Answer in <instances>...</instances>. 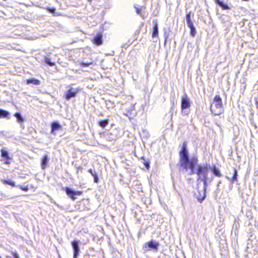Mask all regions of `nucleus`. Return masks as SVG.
Instances as JSON below:
<instances>
[{"label":"nucleus","mask_w":258,"mask_h":258,"mask_svg":"<svg viewBox=\"0 0 258 258\" xmlns=\"http://www.w3.org/2000/svg\"><path fill=\"white\" fill-rule=\"evenodd\" d=\"M198 161L196 155L189 156L186 144L184 142L179 153V161L177 164L179 172L187 175L194 174L198 164Z\"/></svg>","instance_id":"f257e3e1"},{"label":"nucleus","mask_w":258,"mask_h":258,"mask_svg":"<svg viewBox=\"0 0 258 258\" xmlns=\"http://www.w3.org/2000/svg\"><path fill=\"white\" fill-rule=\"evenodd\" d=\"M211 111L215 115H218L224 112L222 99L219 95H216L210 107Z\"/></svg>","instance_id":"f03ea898"},{"label":"nucleus","mask_w":258,"mask_h":258,"mask_svg":"<svg viewBox=\"0 0 258 258\" xmlns=\"http://www.w3.org/2000/svg\"><path fill=\"white\" fill-rule=\"evenodd\" d=\"M211 169V166L207 164H198L195 169V173L199 176V179L209 177L208 176L209 170Z\"/></svg>","instance_id":"7ed1b4c3"},{"label":"nucleus","mask_w":258,"mask_h":258,"mask_svg":"<svg viewBox=\"0 0 258 258\" xmlns=\"http://www.w3.org/2000/svg\"><path fill=\"white\" fill-rule=\"evenodd\" d=\"M200 180L203 181L204 182V187L203 189L202 190L203 196L202 197H199L197 195H196L197 196V199H198V201L201 203L206 198V190L207 187L208 186V183L212 181L213 177L212 176L211 177L204 178L200 179Z\"/></svg>","instance_id":"20e7f679"},{"label":"nucleus","mask_w":258,"mask_h":258,"mask_svg":"<svg viewBox=\"0 0 258 258\" xmlns=\"http://www.w3.org/2000/svg\"><path fill=\"white\" fill-rule=\"evenodd\" d=\"M190 106V99L186 94H185L181 99V108L182 109V113L183 115L188 114V112L185 109L189 108Z\"/></svg>","instance_id":"39448f33"},{"label":"nucleus","mask_w":258,"mask_h":258,"mask_svg":"<svg viewBox=\"0 0 258 258\" xmlns=\"http://www.w3.org/2000/svg\"><path fill=\"white\" fill-rule=\"evenodd\" d=\"M69 87V89L67 90L64 94L65 98L67 100H69L71 98L75 97L77 94L80 91L78 88H74L71 86Z\"/></svg>","instance_id":"423d86ee"},{"label":"nucleus","mask_w":258,"mask_h":258,"mask_svg":"<svg viewBox=\"0 0 258 258\" xmlns=\"http://www.w3.org/2000/svg\"><path fill=\"white\" fill-rule=\"evenodd\" d=\"M159 244L156 241L151 240L146 242L143 246V249L145 251H149L150 249L157 250L158 248Z\"/></svg>","instance_id":"0eeeda50"},{"label":"nucleus","mask_w":258,"mask_h":258,"mask_svg":"<svg viewBox=\"0 0 258 258\" xmlns=\"http://www.w3.org/2000/svg\"><path fill=\"white\" fill-rule=\"evenodd\" d=\"M65 191L68 197H69L72 200L75 201L76 198L75 196H80L82 194V191H75L73 189L66 187L65 188Z\"/></svg>","instance_id":"6e6552de"},{"label":"nucleus","mask_w":258,"mask_h":258,"mask_svg":"<svg viewBox=\"0 0 258 258\" xmlns=\"http://www.w3.org/2000/svg\"><path fill=\"white\" fill-rule=\"evenodd\" d=\"M79 240H74L72 242V246L73 249V258H77L80 252Z\"/></svg>","instance_id":"1a4fd4ad"},{"label":"nucleus","mask_w":258,"mask_h":258,"mask_svg":"<svg viewBox=\"0 0 258 258\" xmlns=\"http://www.w3.org/2000/svg\"><path fill=\"white\" fill-rule=\"evenodd\" d=\"M51 133L53 135L55 134V132L56 131H58L59 130L61 129V125L57 121L53 122L51 123Z\"/></svg>","instance_id":"9d476101"},{"label":"nucleus","mask_w":258,"mask_h":258,"mask_svg":"<svg viewBox=\"0 0 258 258\" xmlns=\"http://www.w3.org/2000/svg\"><path fill=\"white\" fill-rule=\"evenodd\" d=\"M49 160V159L47 155H45L43 157V158L41 160V168L43 169H44L46 167L47 164L48 163Z\"/></svg>","instance_id":"9b49d317"},{"label":"nucleus","mask_w":258,"mask_h":258,"mask_svg":"<svg viewBox=\"0 0 258 258\" xmlns=\"http://www.w3.org/2000/svg\"><path fill=\"white\" fill-rule=\"evenodd\" d=\"M93 42L97 45H101L102 43V35L98 34L94 38Z\"/></svg>","instance_id":"f8f14e48"},{"label":"nucleus","mask_w":258,"mask_h":258,"mask_svg":"<svg viewBox=\"0 0 258 258\" xmlns=\"http://www.w3.org/2000/svg\"><path fill=\"white\" fill-rule=\"evenodd\" d=\"M153 31L152 33V37H156L158 34V24L156 21H153Z\"/></svg>","instance_id":"ddd939ff"},{"label":"nucleus","mask_w":258,"mask_h":258,"mask_svg":"<svg viewBox=\"0 0 258 258\" xmlns=\"http://www.w3.org/2000/svg\"><path fill=\"white\" fill-rule=\"evenodd\" d=\"M26 83L28 85L32 84L34 85H39L40 84V81L35 78H31L26 80Z\"/></svg>","instance_id":"4468645a"},{"label":"nucleus","mask_w":258,"mask_h":258,"mask_svg":"<svg viewBox=\"0 0 258 258\" xmlns=\"http://www.w3.org/2000/svg\"><path fill=\"white\" fill-rule=\"evenodd\" d=\"M10 113L5 110L0 109V118H10Z\"/></svg>","instance_id":"2eb2a0df"},{"label":"nucleus","mask_w":258,"mask_h":258,"mask_svg":"<svg viewBox=\"0 0 258 258\" xmlns=\"http://www.w3.org/2000/svg\"><path fill=\"white\" fill-rule=\"evenodd\" d=\"M213 174L216 176L220 177L221 176V173L220 171L219 170L218 168L216 167V166H214L213 167H211V169Z\"/></svg>","instance_id":"dca6fc26"},{"label":"nucleus","mask_w":258,"mask_h":258,"mask_svg":"<svg viewBox=\"0 0 258 258\" xmlns=\"http://www.w3.org/2000/svg\"><path fill=\"white\" fill-rule=\"evenodd\" d=\"M1 182L4 183V184H8L10 185L13 187L16 186L15 183L12 181L11 179H2L1 180Z\"/></svg>","instance_id":"f3484780"},{"label":"nucleus","mask_w":258,"mask_h":258,"mask_svg":"<svg viewBox=\"0 0 258 258\" xmlns=\"http://www.w3.org/2000/svg\"><path fill=\"white\" fill-rule=\"evenodd\" d=\"M232 170L233 172V175L232 178L231 179V182L232 183H233L234 182L238 181V173L236 169L235 168H233Z\"/></svg>","instance_id":"a211bd4d"},{"label":"nucleus","mask_w":258,"mask_h":258,"mask_svg":"<svg viewBox=\"0 0 258 258\" xmlns=\"http://www.w3.org/2000/svg\"><path fill=\"white\" fill-rule=\"evenodd\" d=\"M190 14H191L190 12H188L186 15V21L187 24V26L188 27L194 25V24L191 20Z\"/></svg>","instance_id":"6ab92c4d"},{"label":"nucleus","mask_w":258,"mask_h":258,"mask_svg":"<svg viewBox=\"0 0 258 258\" xmlns=\"http://www.w3.org/2000/svg\"><path fill=\"white\" fill-rule=\"evenodd\" d=\"M108 123L109 119H108L101 120L98 122V125L102 128H104L106 125L108 124Z\"/></svg>","instance_id":"aec40b11"},{"label":"nucleus","mask_w":258,"mask_h":258,"mask_svg":"<svg viewBox=\"0 0 258 258\" xmlns=\"http://www.w3.org/2000/svg\"><path fill=\"white\" fill-rule=\"evenodd\" d=\"M1 156L2 157L7 160L11 159V158L9 156V153L8 151L4 149L1 150Z\"/></svg>","instance_id":"412c9836"},{"label":"nucleus","mask_w":258,"mask_h":258,"mask_svg":"<svg viewBox=\"0 0 258 258\" xmlns=\"http://www.w3.org/2000/svg\"><path fill=\"white\" fill-rule=\"evenodd\" d=\"M14 116L17 118V120L20 123L24 121V118L22 116L20 113H15L14 114Z\"/></svg>","instance_id":"4be33fe9"},{"label":"nucleus","mask_w":258,"mask_h":258,"mask_svg":"<svg viewBox=\"0 0 258 258\" xmlns=\"http://www.w3.org/2000/svg\"><path fill=\"white\" fill-rule=\"evenodd\" d=\"M189 28H190V35L192 36V37H194L196 35V28H195L194 26H191L190 27H189Z\"/></svg>","instance_id":"5701e85b"},{"label":"nucleus","mask_w":258,"mask_h":258,"mask_svg":"<svg viewBox=\"0 0 258 258\" xmlns=\"http://www.w3.org/2000/svg\"><path fill=\"white\" fill-rule=\"evenodd\" d=\"M135 8L136 9V12L138 15H140L142 17L144 16V15L142 13V8L140 9L135 6Z\"/></svg>","instance_id":"b1692460"},{"label":"nucleus","mask_w":258,"mask_h":258,"mask_svg":"<svg viewBox=\"0 0 258 258\" xmlns=\"http://www.w3.org/2000/svg\"><path fill=\"white\" fill-rule=\"evenodd\" d=\"M45 62L47 64H55L54 62H52L50 60V58L48 57H45Z\"/></svg>","instance_id":"393cba45"},{"label":"nucleus","mask_w":258,"mask_h":258,"mask_svg":"<svg viewBox=\"0 0 258 258\" xmlns=\"http://www.w3.org/2000/svg\"><path fill=\"white\" fill-rule=\"evenodd\" d=\"M220 7H221L223 10H227L229 9L228 6L226 4H224L223 2L221 3Z\"/></svg>","instance_id":"a878e982"},{"label":"nucleus","mask_w":258,"mask_h":258,"mask_svg":"<svg viewBox=\"0 0 258 258\" xmlns=\"http://www.w3.org/2000/svg\"><path fill=\"white\" fill-rule=\"evenodd\" d=\"M93 176L94 177V182L95 183H98L99 182V178L97 173L96 172V173H94Z\"/></svg>","instance_id":"bb28decb"},{"label":"nucleus","mask_w":258,"mask_h":258,"mask_svg":"<svg viewBox=\"0 0 258 258\" xmlns=\"http://www.w3.org/2000/svg\"><path fill=\"white\" fill-rule=\"evenodd\" d=\"M142 159L144 161V165L146 168L148 169L150 167L149 163L148 161H145V159L144 158H142Z\"/></svg>","instance_id":"cd10ccee"},{"label":"nucleus","mask_w":258,"mask_h":258,"mask_svg":"<svg viewBox=\"0 0 258 258\" xmlns=\"http://www.w3.org/2000/svg\"><path fill=\"white\" fill-rule=\"evenodd\" d=\"M18 187L21 189L22 190H24V191H27L28 190V187L27 186H23L22 185H18Z\"/></svg>","instance_id":"c85d7f7f"},{"label":"nucleus","mask_w":258,"mask_h":258,"mask_svg":"<svg viewBox=\"0 0 258 258\" xmlns=\"http://www.w3.org/2000/svg\"><path fill=\"white\" fill-rule=\"evenodd\" d=\"M12 255H13L14 258H20L19 254L17 253L16 251H12Z\"/></svg>","instance_id":"c756f323"},{"label":"nucleus","mask_w":258,"mask_h":258,"mask_svg":"<svg viewBox=\"0 0 258 258\" xmlns=\"http://www.w3.org/2000/svg\"><path fill=\"white\" fill-rule=\"evenodd\" d=\"M195 195H197L198 196V197H202V196H203V194L202 192V190L201 191H198V194H195ZM196 197L197 198V196L195 195Z\"/></svg>","instance_id":"7c9ffc66"},{"label":"nucleus","mask_w":258,"mask_h":258,"mask_svg":"<svg viewBox=\"0 0 258 258\" xmlns=\"http://www.w3.org/2000/svg\"><path fill=\"white\" fill-rule=\"evenodd\" d=\"M88 172L92 175L93 176L94 174V173H96V171H93L92 169H90L89 170H88Z\"/></svg>","instance_id":"2f4dec72"},{"label":"nucleus","mask_w":258,"mask_h":258,"mask_svg":"<svg viewBox=\"0 0 258 258\" xmlns=\"http://www.w3.org/2000/svg\"><path fill=\"white\" fill-rule=\"evenodd\" d=\"M216 3L219 6L221 5V3H222V2H221L220 0H215Z\"/></svg>","instance_id":"473e14b6"},{"label":"nucleus","mask_w":258,"mask_h":258,"mask_svg":"<svg viewBox=\"0 0 258 258\" xmlns=\"http://www.w3.org/2000/svg\"><path fill=\"white\" fill-rule=\"evenodd\" d=\"M55 11V9L54 8H51L49 9V12L51 13H54Z\"/></svg>","instance_id":"72a5a7b5"},{"label":"nucleus","mask_w":258,"mask_h":258,"mask_svg":"<svg viewBox=\"0 0 258 258\" xmlns=\"http://www.w3.org/2000/svg\"><path fill=\"white\" fill-rule=\"evenodd\" d=\"M10 162L9 161V160L6 159V161H5V164H9Z\"/></svg>","instance_id":"f704fd0d"},{"label":"nucleus","mask_w":258,"mask_h":258,"mask_svg":"<svg viewBox=\"0 0 258 258\" xmlns=\"http://www.w3.org/2000/svg\"><path fill=\"white\" fill-rule=\"evenodd\" d=\"M81 64H92V63H82Z\"/></svg>","instance_id":"c9c22d12"},{"label":"nucleus","mask_w":258,"mask_h":258,"mask_svg":"<svg viewBox=\"0 0 258 258\" xmlns=\"http://www.w3.org/2000/svg\"><path fill=\"white\" fill-rule=\"evenodd\" d=\"M221 183V181H219V182L217 184V187L218 188L220 184Z\"/></svg>","instance_id":"e433bc0d"},{"label":"nucleus","mask_w":258,"mask_h":258,"mask_svg":"<svg viewBox=\"0 0 258 258\" xmlns=\"http://www.w3.org/2000/svg\"><path fill=\"white\" fill-rule=\"evenodd\" d=\"M235 226L236 227H237V221L236 220H235L234 221V226Z\"/></svg>","instance_id":"4c0bfd02"},{"label":"nucleus","mask_w":258,"mask_h":258,"mask_svg":"<svg viewBox=\"0 0 258 258\" xmlns=\"http://www.w3.org/2000/svg\"><path fill=\"white\" fill-rule=\"evenodd\" d=\"M173 105H174V104H173ZM173 108H174V106H172V107H171V110H170V111H173Z\"/></svg>","instance_id":"58836bf2"},{"label":"nucleus","mask_w":258,"mask_h":258,"mask_svg":"<svg viewBox=\"0 0 258 258\" xmlns=\"http://www.w3.org/2000/svg\"><path fill=\"white\" fill-rule=\"evenodd\" d=\"M226 178H227L228 179H230L228 176H226Z\"/></svg>","instance_id":"ea45409f"},{"label":"nucleus","mask_w":258,"mask_h":258,"mask_svg":"<svg viewBox=\"0 0 258 258\" xmlns=\"http://www.w3.org/2000/svg\"><path fill=\"white\" fill-rule=\"evenodd\" d=\"M0 258H1V257L0 256Z\"/></svg>","instance_id":"a19ab883"}]
</instances>
